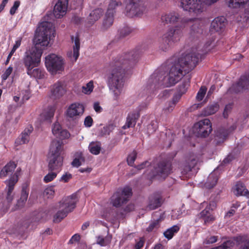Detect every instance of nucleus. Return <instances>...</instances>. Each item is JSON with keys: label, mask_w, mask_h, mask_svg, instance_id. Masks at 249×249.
I'll return each mask as SVG.
<instances>
[{"label": "nucleus", "mask_w": 249, "mask_h": 249, "mask_svg": "<svg viewBox=\"0 0 249 249\" xmlns=\"http://www.w3.org/2000/svg\"><path fill=\"white\" fill-rule=\"evenodd\" d=\"M179 16L175 12L170 13L168 14H163L161 17V21L164 24L175 23L178 20Z\"/></svg>", "instance_id": "23"}, {"label": "nucleus", "mask_w": 249, "mask_h": 249, "mask_svg": "<svg viewBox=\"0 0 249 249\" xmlns=\"http://www.w3.org/2000/svg\"><path fill=\"white\" fill-rule=\"evenodd\" d=\"M54 37L55 30L53 23L48 21L40 22L34 38L35 46L26 50L23 58L26 69L40 65L43 51L53 43Z\"/></svg>", "instance_id": "1"}, {"label": "nucleus", "mask_w": 249, "mask_h": 249, "mask_svg": "<svg viewBox=\"0 0 249 249\" xmlns=\"http://www.w3.org/2000/svg\"><path fill=\"white\" fill-rule=\"evenodd\" d=\"M29 191L27 188H23L22 190L20 199L18 200L17 203L18 208H20L23 207L27 200L28 196Z\"/></svg>", "instance_id": "35"}, {"label": "nucleus", "mask_w": 249, "mask_h": 249, "mask_svg": "<svg viewBox=\"0 0 249 249\" xmlns=\"http://www.w3.org/2000/svg\"><path fill=\"white\" fill-rule=\"evenodd\" d=\"M215 89V87L214 85H213L211 87L209 90L208 92L207 93V97L210 96L212 94L214 90Z\"/></svg>", "instance_id": "64"}, {"label": "nucleus", "mask_w": 249, "mask_h": 249, "mask_svg": "<svg viewBox=\"0 0 249 249\" xmlns=\"http://www.w3.org/2000/svg\"><path fill=\"white\" fill-rule=\"evenodd\" d=\"M19 5H20V1H19L17 0V1H15L14 5L10 9V14L12 15H14L16 13L17 10L19 7Z\"/></svg>", "instance_id": "50"}, {"label": "nucleus", "mask_w": 249, "mask_h": 249, "mask_svg": "<svg viewBox=\"0 0 249 249\" xmlns=\"http://www.w3.org/2000/svg\"><path fill=\"white\" fill-rule=\"evenodd\" d=\"M13 71V68L11 66L9 67L2 75L1 78L3 80H6L8 76L11 74Z\"/></svg>", "instance_id": "49"}, {"label": "nucleus", "mask_w": 249, "mask_h": 249, "mask_svg": "<svg viewBox=\"0 0 249 249\" xmlns=\"http://www.w3.org/2000/svg\"><path fill=\"white\" fill-rule=\"evenodd\" d=\"M216 207L214 202H211L206 208L202 211L200 213V216L204 219V222L207 224L214 220V216L211 213V211H212Z\"/></svg>", "instance_id": "17"}, {"label": "nucleus", "mask_w": 249, "mask_h": 249, "mask_svg": "<svg viewBox=\"0 0 249 249\" xmlns=\"http://www.w3.org/2000/svg\"><path fill=\"white\" fill-rule=\"evenodd\" d=\"M247 82L241 78L239 81L236 84L233 85L230 89L231 91L238 92L241 91L246 85Z\"/></svg>", "instance_id": "39"}, {"label": "nucleus", "mask_w": 249, "mask_h": 249, "mask_svg": "<svg viewBox=\"0 0 249 249\" xmlns=\"http://www.w3.org/2000/svg\"><path fill=\"white\" fill-rule=\"evenodd\" d=\"M137 157V153L135 151L131 152L128 156L127 161L129 165L132 166Z\"/></svg>", "instance_id": "48"}, {"label": "nucleus", "mask_w": 249, "mask_h": 249, "mask_svg": "<svg viewBox=\"0 0 249 249\" xmlns=\"http://www.w3.org/2000/svg\"><path fill=\"white\" fill-rule=\"evenodd\" d=\"M182 35V27L181 26H176L169 28L162 37L163 41L167 44V45L164 48L161 46V49L165 51L170 45L179 41Z\"/></svg>", "instance_id": "8"}, {"label": "nucleus", "mask_w": 249, "mask_h": 249, "mask_svg": "<svg viewBox=\"0 0 249 249\" xmlns=\"http://www.w3.org/2000/svg\"><path fill=\"white\" fill-rule=\"evenodd\" d=\"M198 59L199 54L196 52H192L182 55L178 62L172 64L163 78H158V81L162 82L167 87L175 85L183 75V70L185 72H188L195 67Z\"/></svg>", "instance_id": "2"}, {"label": "nucleus", "mask_w": 249, "mask_h": 249, "mask_svg": "<svg viewBox=\"0 0 249 249\" xmlns=\"http://www.w3.org/2000/svg\"><path fill=\"white\" fill-rule=\"evenodd\" d=\"M55 110V107L54 106L49 107L41 114L40 117L41 119L44 121L51 119L53 117Z\"/></svg>", "instance_id": "31"}, {"label": "nucleus", "mask_w": 249, "mask_h": 249, "mask_svg": "<svg viewBox=\"0 0 249 249\" xmlns=\"http://www.w3.org/2000/svg\"><path fill=\"white\" fill-rule=\"evenodd\" d=\"M121 5L122 2L120 1L111 0L108 4L107 12L114 15L117 8L120 6Z\"/></svg>", "instance_id": "36"}, {"label": "nucleus", "mask_w": 249, "mask_h": 249, "mask_svg": "<svg viewBox=\"0 0 249 249\" xmlns=\"http://www.w3.org/2000/svg\"><path fill=\"white\" fill-rule=\"evenodd\" d=\"M89 148L92 154L98 155L101 150V144L98 142H91L89 145Z\"/></svg>", "instance_id": "40"}, {"label": "nucleus", "mask_w": 249, "mask_h": 249, "mask_svg": "<svg viewBox=\"0 0 249 249\" xmlns=\"http://www.w3.org/2000/svg\"><path fill=\"white\" fill-rule=\"evenodd\" d=\"M93 108L95 111L98 113L101 112L102 110V108L98 102L94 103L93 105Z\"/></svg>", "instance_id": "58"}, {"label": "nucleus", "mask_w": 249, "mask_h": 249, "mask_svg": "<svg viewBox=\"0 0 249 249\" xmlns=\"http://www.w3.org/2000/svg\"><path fill=\"white\" fill-rule=\"evenodd\" d=\"M65 92L66 89L63 83L57 81L51 87L50 96L53 99H57L62 97Z\"/></svg>", "instance_id": "13"}, {"label": "nucleus", "mask_w": 249, "mask_h": 249, "mask_svg": "<svg viewBox=\"0 0 249 249\" xmlns=\"http://www.w3.org/2000/svg\"><path fill=\"white\" fill-rule=\"evenodd\" d=\"M197 160L196 159V157L192 156L190 157L189 160L187 165L185 166L184 169V172L187 173L188 172L192 171L193 173L196 172L197 169H196V166L197 164Z\"/></svg>", "instance_id": "29"}, {"label": "nucleus", "mask_w": 249, "mask_h": 249, "mask_svg": "<svg viewBox=\"0 0 249 249\" xmlns=\"http://www.w3.org/2000/svg\"><path fill=\"white\" fill-rule=\"evenodd\" d=\"M128 56L121 57L115 61L113 69L107 75V82L113 94L114 100H118L123 92L124 86V68L133 64Z\"/></svg>", "instance_id": "3"}, {"label": "nucleus", "mask_w": 249, "mask_h": 249, "mask_svg": "<svg viewBox=\"0 0 249 249\" xmlns=\"http://www.w3.org/2000/svg\"><path fill=\"white\" fill-rule=\"evenodd\" d=\"M93 123V120L90 116H87L85 118L84 120V125L86 127H90Z\"/></svg>", "instance_id": "53"}, {"label": "nucleus", "mask_w": 249, "mask_h": 249, "mask_svg": "<svg viewBox=\"0 0 249 249\" xmlns=\"http://www.w3.org/2000/svg\"><path fill=\"white\" fill-rule=\"evenodd\" d=\"M161 219L159 218L151 222L146 230L148 231H151L153 230H157L160 227V222Z\"/></svg>", "instance_id": "45"}, {"label": "nucleus", "mask_w": 249, "mask_h": 249, "mask_svg": "<svg viewBox=\"0 0 249 249\" xmlns=\"http://www.w3.org/2000/svg\"><path fill=\"white\" fill-rule=\"evenodd\" d=\"M37 67H31L26 69L27 73L31 77L37 79H43L45 76V71Z\"/></svg>", "instance_id": "20"}, {"label": "nucleus", "mask_w": 249, "mask_h": 249, "mask_svg": "<svg viewBox=\"0 0 249 249\" xmlns=\"http://www.w3.org/2000/svg\"><path fill=\"white\" fill-rule=\"evenodd\" d=\"M217 236H211L210 237L206 238L204 241L203 243L205 245H209L210 244H213V243L216 242L217 241Z\"/></svg>", "instance_id": "51"}, {"label": "nucleus", "mask_w": 249, "mask_h": 249, "mask_svg": "<svg viewBox=\"0 0 249 249\" xmlns=\"http://www.w3.org/2000/svg\"><path fill=\"white\" fill-rule=\"evenodd\" d=\"M71 178V175L70 174L66 173L63 175L61 178L60 181L66 182Z\"/></svg>", "instance_id": "56"}, {"label": "nucleus", "mask_w": 249, "mask_h": 249, "mask_svg": "<svg viewBox=\"0 0 249 249\" xmlns=\"http://www.w3.org/2000/svg\"><path fill=\"white\" fill-rule=\"evenodd\" d=\"M102 13V11L99 9L93 10L88 17V22L90 24L93 23L101 17Z\"/></svg>", "instance_id": "33"}, {"label": "nucleus", "mask_w": 249, "mask_h": 249, "mask_svg": "<svg viewBox=\"0 0 249 249\" xmlns=\"http://www.w3.org/2000/svg\"><path fill=\"white\" fill-rule=\"evenodd\" d=\"M68 0H58L53 9V14L56 18L63 17L67 11Z\"/></svg>", "instance_id": "14"}, {"label": "nucleus", "mask_w": 249, "mask_h": 249, "mask_svg": "<svg viewBox=\"0 0 249 249\" xmlns=\"http://www.w3.org/2000/svg\"><path fill=\"white\" fill-rule=\"evenodd\" d=\"M234 244V242L233 241L228 240L224 242L222 245L218 247L212 248V249H228V248L233 246Z\"/></svg>", "instance_id": "46"}, {"label": "nucleus", "mask_w": 249, "mask_h": 249, "mask_svg": "<svg viewBox=\"0 0 249 249\" xmlns=\"http://www.w3.org/2000/svg\"><path fill=\"white\" fill-rule=\"evenodd\" d=\"M113 17V15L108 14L107 12L106 13L103 23V27L105 29L109 28L112 25L114 20Z\"/></svg>", "instance_id": "38"}, {"label": "nucleus", "mask_w": 249, "mask_h": 249, "mask_svg": "<svg viewBox=\"0 0 249 249\" xmlns=\"http://www.w3.org/2000/svg\"><path fill=\"white\" fill-rule=\"evenodd\" d=\"M207 91V88L205 86H202L197 93L196 99L198 101L202 100Z\"/></svg>", "instance_id": "44"}, {"label": "nucleus", "mask_w": 249, "mask_h": 249, "mask_svg": "<svg viewBox=\"0 0 249 249\" xmlns=\"http://www.w3.org/2000/svg\"><path fill=\"white\" fill-rule=\"evenodd\" d=\"M139 116V114L138 112H133L129 114L127 117L125 124L123 126V128L126 129L134 127Z\"/></svg>", "instance_id": "24"}, {"label": "nucleus", "mask_w": 249, "mask_h": 249, "mask_svg": "<svg viewBox=\"0 0 249 249\" xmlns=\"http://www.w3.org/2000/svg\"><path fill=\"white\" fill-rule=\"evenodd\" d=\"M235 213V210L234 209L231 208L230 210L225 214V217L226 218H230L231 216H233Z\"/></svg>", "instance_id": "62"}, {"label": "nucleus", "mask_w": 249, "mask_h": 249, "mask_svg": "<svg viewBox=\"0 0 249 249\" xmlns=\"http://www.w3.org/2000/svg\"><path fill=\"white\" fill-rule=\"evenodd\" d=\"M232 107V105L231 104L227 105L225 106L224 112H223V116L225 118L227 117L228 116V112L230 111Z\"/></svg>", "instance_id": "54"}, {"label": "nucleus", "mask_w": 249, "mask_h": 249, "mask_svg": "<svg viewBox=\"0 0 249 249\" xmlns=\"http://www.w3.org/2000/svg\"><path fill=\"white\" fill-rule=\"evenodd\" d=\"M21 42V38H18L15 44L14 45V46L13 47V49L12 50L13 51V52H15L16 50L20 46Z\"/></svg>", "instance_id": "55"}, {"label": "nucleus", "mask_w": 249, "mask_h": 249, "mask_svg": "<svg viewBox=\"0 0 249 249\" xmlns=\"http://www.w3.org/2000/svg\"><path fill=\"white\" fill-rule=\"evenodd\" d=\"M154 125V124H149L147 126V129H148V130H147V132L148 134H150V133H152L153 132H154L156 129V126H155V127H153Z\"/></svg>", "instance_id": "61"}, {"label": "nucleus", "mask_w": 249, "mask_h": 249, "mask_svg": "<svg viewBox=\"0 0 249 249\" xmlns=\"http://www.w3.org/2000/svg\"><path fill=\"white\" fill-rule=\"evenodd\" d=\"M125 10L128 16L138 15L142 8L141 0H126Z\"/></svg>", "instance_id": "12"}, {"label": "nucleus", "mask_w": 249, "mask_h": 249, "mask_svg": "<svg viewBox=\"0 0 249 249\" xmlns=\"http://www.w3.org/2000/svg\"><path fill=\"white\" fill-rule=\"evenodd\" d=\"M33 130V127L32 126H28L21 133L20 138L16 140V143L18 144H21L28 142L29 141L30 135Z\"/></svg>", "instance_id": "22"}, {"label": "nucleus", "mask_w": 249, "mask_h": 249, "mask_svg": "<svg viewBox=\"0 0 249 249\" xmlns=\"http://www.w3.org/2000/svg\"><path fill=\"white\" fill-rule=\"evenodd\" d=\"M180 229V225H175L167 229L163 233L164 237L170 240L173 238L174 235L177 233Z\"/></svg>", "instance_id": "32"}, {"label": "nucleus", "mask_w": 249, "mask_h": 249, "mask_svg": "<svg viewBox=\"0 0 249 249\" xmlns=\"http://www.w3.org/2000/svg\"><path fill=\"white\" fill-rule=\"evenodd\" d=\"M144 244V240L142 238H140V240L136 243L135 248L137 249H141Z\"/></svg>", "instance_id": "59"}, {"label": "nucleus", "mask_w": 249, "mask_h": 249, "mask_svg": "<svg viewBox=\"0 0 249 249\" xmlns=\"http://www.w3.org/2000/svg\"><path fill=\"white\" fill-rule=\"evenodd\" d=\"M45 67L52 74H55L64 70L65 62L60 55L54 53L48 55L45 57Z\"/></svg>", "instance_id": "6"}, {"label": "nucleus", "mask_w": 249, "mask_h": 249, "mask_svg": "<svg viewBox=\"0 0 249 249\" xmlns=\"http://www.w3.org/2000/svg\"><path fill=\"white\" fill-rule=\"evenodd\" d=\"M71 39L74 42V45L73 46V51H69L67 55L72 62H75L79 55L80 40L77 36H72Z\"/></svg>", "instance_id": "15"}, {"label": "nucleus", "mask_w": 249, "mask_h": 249, "mask_svg": "<svg viewBox=\"0 0 249 249\" xmlns=\"http://www.w3.org/2000/svg\"><path fill=\"white\" fill-rule=\"evenodd\" d=\"M18 180V176L17 173H15L10 178L6 181L8 187V192L7 195V199L8 202H10L13 199V196L11 195L12 192L14 189V186Z\"/></svg>", "instance_id": "19"}, {"label": "nucleus", "mask_w": 249, "mask_h": 249, "mask_svg": "<svg viewBox=\"0 0 249 249\" xmlns=\"http://www.w3.org/2000/svg\"><path fill=\"white\" fill-rule=\"evenodd\" d=\"M191 31L192 33H199L200 32V30L198 28V27L197 25H193L191 27Z\"/></svg>", "instance_id": "63"}, {"label": "nucleus", "mask_w": 249, "mask_h": 249, "mask_svg": "<svg viewBox=\"0 0 249 249\" xmlns=\"http://www.w3.org/2000/svg\"><path fill=\"white\" fill-rule=\"evenodd\" d=\"M80 240V236L78 234H75L73 235L69 241V243L74 244Z\"/></svg>", "instance_id": "57"}, {"label": "nucleus", "mask_w": 249, "mask_h": 249, "mask_svg": "<svg viewBox=\"0 0 249 249\" xmlns=\"http://www.w3.org/2000/svg\"><path fill=\"white\" fill-rule=\"evenodd\" d=\"M52 133L55 137L61 139H68L70 134L66 129H63L58 122H55L52 126Z\"/></svg>", "instance_id": "16"}, {"label": "nucleus", "mask_w": 249, "mask_h": 249, "mask_svg": "<svg viewBox=\"0 0 249 249\" xmlns=\"http://www.w3.org/2000/svg\"><path fill=\"white\" fill-rule=\"evenodd\" d=\"M179 6L190 15L197 16L203 12L206 5L203 0H180Z\"/></svg>", "instance_id": "7"}, {"label": "nucleus", "mask_w": 249, "mask_h": 249, "mask_svg": "<svg viewBox=\"0 0 249 249\" xmlns=\"http://www.w3.org/2000/svg\"><path fill=\"white\" fill-rule=\"evenodd\" d=\"M85 107L82 104L74 103L67 108L65 114L67 118L71 120H76L84 113Z\"/></svg>", "instance_id": "9"}, {"label": "nucleus", "mask_w": 249, "mask_h": 249, "mask_svg": "<svg viewBox=\"0 0 249 249\" xmlns=\"http://www.w3.org/2000/svg\"><path fill=\"white\" fill-rule=\"evenodd\" d=\"M218 174L216 171H213L211 173L205 184V187L207 188H211L214 187L217 181Z\"/></svg>", "instance_id": "28"}, {"label": "nucleus", "mask_w": 249, "mask_h": 249, "mask_svg": "<svg viewBox=\"0 0 249 249\" xmlns=\"http://www.w3.org/2000/svg\"><path fill=\"white\" fill-rule=\"evenodd\" d=\"M111 239L110 236L98 235L96 237V243L101 247H105L110 243Z\"/></svg>", "instance_id": "37"}, {"label": "nucleus", "mask_w": 249, "mask_h": 249, "mask_svg": "<svg viewBox=\"0 0 249 249\" xmlns=\"http://www.w3.org/2000/svg\"><path fill=\"white\" fill-rule=\"evenodd\" d=\"M77 201L76 195H72L63 199L60 202V210L54 216V221L59 222L65 217L69 213L74 209Z\"/></svg>", "instance_id": "5"}, {"label": "nucleus", "mask_w": 249, "mask_h": 249, "mask_svg": "<svg viewBox=\"0 0 249 249\" xmlns=\"http://www.w3.org/2000/svg\"><path fill=\"white\" fill-rule=\"evenodd\" d=\"M161 204V198L160 196H156L150 198L147 208L154 210L160 207Z\"/></svg>", "instance_id": "30"}, {"label": "nucleus", "mask_w": 249, "mask_h": 249, "mask_svg": "<svg viewBox=\"0 0 249 249\" xmlns=\"http://www.w3.org/2000/svg\"><path fill=\"white\" fill-rule=\"evenodd\" d=\"M55 193V190L53 186H48L43 192V196L47 198L52 197Z\"/></svg>", "instance_id": "42"}, {"label": "nucleus", "mask_w": 249, "mask_h": 249, "mask_svg": "<svg viewBox=\"0 0 249 249\" xmlns=\"http://www.w3.org/2000/svg\"><path fill=\"white\" fill-rule=\"evenodd\" d=\"M62 143L58 140L51 142L49 153V168L53 170H59L62 165L63 158L60 154Z\"/></svg>", "instance_id": "4"}, {"label": "nucleus", "mask_w": 249, "mask_h": 249, "mask_svg": "<svg viewBox=\"0 0 249 249\" xmlns=\"http://www.w3.org/2000/svg\"><path fill=\"white\" fill-rule=\"evenodd\" d=\"M93 88V82L91 80L82 87V91L85 94H90L92 92Z\"/></svg>", "instance_id": "41"}, {"label": "nucleus", "mask_w": 249, "mask_h": 249, "mask_svg": "<svg viewBox=\"0 0 249 249\" xmlns=\"http://www.w3.org/2000/svg\"><path fill=\"white\" fill-rule=\"evenodd\" d=\"M157 174L161 177L167 176L170 171V165L169 164L161 163L155 169Z\"/></svg>", "instance_id": "26"}, {"label": "nucleus", "mask_w": 249, "mask_h": 249, "mask_svg": "<svg viewBox=\"0 0 249 249\" xmlns=\"http://www.w3.org/2000/svg\"><path fill=\"white\" fill-rule=\"evenodd\" d=\"M225 25L226 19L224 17H217L211 23V30L212 32H221L225 28Z\"/></svg>", "instance_id": "18"}, {"label": "nucleus", "mask_w": 249, "mask_h": 249, "mask_svg": "<svg viewBox=\"0 0 249 249\" xmlns=\"http://www.w3.org/2000/svg\"><path fill=\"white\" fill-rule=\"evenodd\" d=\"M234 157L232 156V154L229 155L223 161L224 163H228L232 160Z\"/></svg>", "instance_id": "60"}, {"label": "nucleus", "mask_w": 249, "mask_h": 249, "mask_svg": "<svg viewBox=\"0 0 249 249\" xmlns=\"http://www.w3.org/2000/svg\"><path fill=\"white\" fill-rule=\"evenodd\" d=\"M176 103L174 101L169 102L168 106L164 108L165 111L167 113L172 111L175 107Z\"/></svg>", "instance_id": "52"}, {"label": "nucleus", "mask_w": 249, "mask_h": 249, "mask_svg": "<svg viewBox=\"0 0 249 249\" xmlns=\"http://www.w3.org/2000/svg\"><path fill=\"white\" fill-rule=\"evenodd\" d=\"M212 130L210 121L207 119L199 121L194 126V131L197 135L203 137L208 136Z\"/></svg>", "instance_id": "11"}, {"label": "nucleus", "mask_w": 249, "mask_h": 249, "mask_svg": "<svg viewBox=\"0 0 249 249\" xmlns=\"http://www.w3.org/2000/svg\"><path fill=\"white\" fill-rule=\"evenodd\" d=\"M16 167V164L13 162L8 163L1 170L0 176L1 178H4L8 175L12 173Z\"/></svg>", "instance_id": "27"}, {"label": "nucleus", "mask_w": 249, "mask_h": 249, "mask_svg": "<svg viewBox=\"0 0 249 249\" xmlns=\"http://www.w3.org/2000/svg\"><path fill=\"white\" fill-rule=\"evenodd\" d=\"M219 108V107L217 103H213L206 107L203 111V114L205 116L212 115L216 112Z\"/></svg>", "instance_id": "34"}, {"label": "nucleus", "mask_w": 249, "mask_h": 249, "mask_svg": "<svg viewBox=\"0 0 249 249\" xmlns=\"http://www.w3.org/2000/svg\"><path fill=\"white\" fill-rule=\"evenodd\" d=\"M227 4L231 8H245L249 6V0H227Z\"/></svg>", "instance_id": "21"}, {"label": "nucleus", "mask_w": 249, "mask_h": 249, "mask_svg": "<svg viewBox=\"0 0 249 249\" xmlns=\"http://www.w3.org/2000/svg\"><path fill=\"white\" fill-rule=\"evenodd\" d=\"M232 192L235 196H241L247 195L248 191L242 183L238 182L233 187Z\"/></svg>", "instance_id": "25"}, {"label": "nucleus", "mask_w": 249, "mask_h": 249, "mask_svg": "<svg viewBox=\"0 0 249 249\" xmlns=\"http://www.w3.org/2000/svg\"><path fill=\"white\" fill-rule=\"evenodd\" d=\"M132 195L131 189L128 187H124L121 191L117 192L111 197L113 206L118 207L125 202Z\"/></svg>", "instance_id": "10"}, {"label": "nucleus", "mask_w": 249, "mask_h": 249, "mask_svg": "<svg viewBox=\"0 0 249 249\" xmlns=\"http://www.w3.org/2000/svg\"><path fill=\"white\" fill-rule=\"evenodd\" d=\"M79 154V155L77 158H75L71 163L73 166L78 167L80 166L85 160L82 154L80 153Z\"/></svg>", "instance_id": "43"}, {"label": "nucleus", "mask_w": 249, "mask_h": 249, "mask_svg": "<svg viewBox=\"0 0 249 249\" xmlns=\"http://www.w3.org/2000/svg\"><path fill=\"white\" fill-rule=\"evenodd\" d=\"M56 176L57 172H50L44 177L43 180L46 183L49 182L53 180Z\"/></svg>", "instance_id": "47"}]
</instances>
